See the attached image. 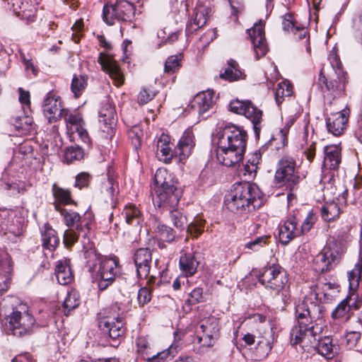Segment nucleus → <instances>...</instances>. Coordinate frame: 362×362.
Masks as SVG:
<instances>
[{
    "label": "nucleus",
    "instance_id": "29",
    "mask_svg": "<svg viewBox=\"0 0 362 362\" xmlns=\"http://www.w3.org/2000/svg\"><path fill=\"white\" fill-rule=\"evenodd\" d=\"M323 166L330 170L337 169L341 163V148L338 145L326 146L324 148Z\"/></svg>",
    "mask_w": 362,
    "mask_h": 362
},
{
    "label": "nucleus",
    "instance_id": "58",
    "mask_svg": "<svg viewBox=\"0 0 362 362\" xmlns=\"http://www.w3.org/2000/svg\"><path fill=\"white\" fill-rule=\"evenodd\" d=\"M106 192L109 194L110 198H113L114 196L118 192V185L115 182L114 178L110 175V172H108V177L107 183H105Z\"/></svg>",
    "mask_w": 362,
    "mask_h": 362
},
{
    "label": "nucleus",
    "instance_id": "54",
    "mask_svg": "<svg viewBox=\"0 0 362 362\" xmlns=\"http://www.w3.org/2000/svg\"><path fill=\"white\" fill-rule=\"evenodd\" d=\"M78 232L75 228H69L64 234V243L66 247L72 246L78 240Z\"/></svg>",
    "mask_w": 362,
    "mask_h": 362
},
{
    "label": "nucleus",
    "instance_id": "62",
    "mask_svg": "<svg viewBox=\"0 0 362 362\" xmlns=\"http://www.w3.org/2000/svg\"><path fill=\"white\" fill-rule=\"evenodd\" d=\"M154 96L155 93L152 90L147 88H143L138 95V102L142 105L146 104L151 100Z\"/></svg>",
    "mask_w": 362,
    "mask_h": 362
},
{
    "label": "nucleus",
    "instance_id": "61",
    "mask_svg": "<svg viewBox=\"0 0 362 362\" xmlns=\"http://www.w3.org/2000/svg\"><path fill=\"white\" fill-rule=\"evenodd\" d=\"M188 301L191 304H197L204 301L203 289L200 287L194 288L189 294Z\"/></svg>",
    "mask_w": 362,
    "mask_h": 362
},
{
    "label": "nucleus",
    "instance_id": "27",
    "mask_svg": "<svg viewBox=\"0 0 362 362\" xmlns=\"http://www.w3.org/2000/svg\"><path fill=\"white\" fill-rule=\"evenodd\" d=\"M199 262L195 259L192 248L187 247L180 252L179 266L185 276H193L197 270Z\"/></svg>",
    "mask_w": 362,
    "mask_h": 362
},
{
    "label": "nucleus",
    "instance_id": "47",
    "mask_svg": "<svg viewBox=\"0 0 362 362\" xmlns=\"http://www.w3.org/2000/svg\"><path fill=\"white\" fill-rule=\"evenodd\" d=\"M62 117H64L65 122H66L69 132H74L75 128L83 123L80 115L70 113L67 110H65Z\"/></svg>",
    "mask_w": 362,
    "mask_h": 362
},
{
    "label": "nucleus",
    "instance_id": "46",
    "mask_svg": "<svg viewBox=\"0 0 362 362\" xmlns=\"http://www.w3.org/2000/svg\"><path fill=\"white\" fill-rule=\"evenodd\" d=\"M351 315L349 307L342 300L332 313V317L334 320L347 321Z\"/></svg>",
    "mask_w": 362,
    "mask_h": 362
},
{
    "label": "nucleus",
    "instance_id": "20",
    "mask_svg": "<svg viewBox=\"0 0 362 362\" xmlns=\"http://www.w3.org/2000/svg\"><path fill=\"white\" fill-rule=\"evenodd\" d=\"M136 269L137 276L139 279H146L149 275L152 255L148 248H139L136 250L133 257Z\"/></svg>",
    "mask_w": 362,
    "mask_h": 362
},
{
    "label": "nucleus",
    "instance_id": "22",
    "mask_svg": "<svg viewBox=\"0 0 362 362\" xmlns=\"http://www.w3.org/2000/svg\"><path fill=\"white\" fill-rule=\"evenodd\" d=\"M350 110L344 108L341 111L332 114L327 119L328 131L334 136L342 134L346 128Z\"/></svg>",
    "mask_w": 362,
    "mask_h": 362
},
{
    "label": "nucleus",
    "instance_id": "23",
    "mask_svg": "<svg viewBox=\"0 0 362 362\" xmlns=\"http://www.w3.org/2000/svg\"><path fill=\"white\" fill-rule=\"evenodd\" d=\"M12 272L13 262L11 256L6 252L0 250V295L8 290Z\"/></svg>",
    "mask_w": 362,
    "mask_h": 362
},
{
    "label": "nucleus",
    "instance_id": "48",
    "mask_svg": "<svg viewBox=\"0 0 362 362\" xmlns=\"http://www.w3.org/2000/svg\"><path fill=\"white\" fill-rule=\"evenodd\" d=\"M197 329L199 331H219L218 320L212 316L202 319L199 322Z\"/></svg>",
    "mask_w": 362,
    "mask_h": 362
},
{
    "label": "nucleus",
    "instance_id": "35",
    "mask_svg": "<svg viewBox=\"0 0 362 362\" xmlns=\"http://www.w3.org/2000/svg\"><path fill=\"white\" fill-rule=\"evenodd\" d=\"M341 212V209L335 201L326 202L321 209L322 218L327 222H331L339 218Z\"/></svg>",
    "mask_w": 362,
    "mask_h": 362
},
{
    "label": "nucleus",
    "instance_id": "37",
    "mask_svg": "<svg viewBox=\"0 0 362 362\" xmlns=\"http://www.w3.org/2000/svg\"><path fill=\"white\" fill-rule=\"evenodd\" d=\"M42 241L43 248L49 251L54 250L59 242L56 231L47 225L45 226V230L42 233Z\"/></svg>",
    "mask_w": 362,
    "mask_h": 362
},
{
    "label": "nucleus",
    "instance_id": "50",
    "mask_svg": "<svg viewBox=\"0 0 362 362\" xmlns=\"http://www.w3.org/2000/svg\"><path fill=\"white\" fill-rule=\"evenodd\" d=\"M1 187L4 190L7 191L9 194L12 196H15L21 193H24L25 191V185L23 182H19L18 183H9L5 182L1 184Z\"/></svg>",
    "mask_w": 362,
    "mask_h": 362
},
{
    "label": "nucleus",
    "instance_id": "31",
    "mask_svg": "<svg viewBox=\"0 0 362 362\" xmlns=\"http://www.w3.org/2000/svg\"><path fill=\"white\" fill-rule=\"evenodd\" d=\"M121 216L128 225L139 226L144 221V217L140 209L134 204H129L123 209Z\"/></svg>",
    "mask_w": 362,
    "mask_h": 362
},
{
    "label": "nucleus",
    "instance_id": "24",
    "mask_svg": "<svg viewBox=\"0 0 362 362\" xmlns=\"http://www.w3.org/2000/svg\"><path fill=\"white\" fill-rule=\"evenodd\" d=\"M215 105V95L211 90L200 92L196 95L192 103V107L200 115L212 110Z\"/></svg>",
    "mask_w": 362,
    "mask_h": 362
},
{
    "label": "nucleus",
    "instance_id": "28",
    "mask_svg": "<svg viewBox=\"0 0 362 362\" xmlns=\"http://www.w3.org/2000/svg\"><path fill=\"white\" fill-rule=\"evenodd\" d=\"M52 195L54 197V206L56 211H59L63 209V206L74 204V201L71 197V192L57 185L53 184L52 187Z\"/></svg>",
    "mask_w": 362,
    "mask_h": 362
},
{
    "label": "nucleus",
    "instance_id": "34",
    "mask_svg": "<svg viewBox=\"0 0 362 362\" xmlns=\"http://www.w3.org/2000/svg\"><path fill=\"white\" fill-rule=\"evenodd\" d=\"M221 78L230 82L244 79L245 75L240 70L238 63L234 59L228 61V67L220 74Z\"/></svg>",
    "mask_w": 362,
    "mask_h": 362
},
{
    "label": "nucleus",
    "instance_id": "51",
    "mask_svg": "<svg viewBox=\"0 0 362 362\" xmlns=\"http://www.w3.org/2000/svg\"><path fill=\"white\" fill-rule=\"evenodd\" d=\"M79 303L80 300L77 293L76 291L69 292L63 304L64 308L67 311V313L65 312V314L68 315V313L78 307Z\"/></svg>",
    "mask_w": 362,
    "mask_h": 362
},
{
    "label": "nucleus",
    "instance_id": "64",
    "mask_svg": "<svg viewBox=\"0 0 362 362\" xmlns=\"http://www.w3.org/2000/svg\"><path fill=\"white\" fill-rule=\"evenodd\" d=\"M70 133L73 134L74 138L78 136L85 143L88 142L89 140L88 132L86 129L83 127V123L80 126L77 127L76 128H75L74 132Z\"/></svg>",
    "mask_w": 362,
    "mask_h": 362
},
{
    "label": "nucleus",
    "instance_id": "8",
    "mask_svg": "<svg viewBox=\"0 0 362 362\" xmlns=\"http://www.w3.org/2000/svg\"><path fill=\"white\" fill-rule=\"evenodd\" d=\"M6 320L8 331L18 337L30 334L35 325V319L24 305L16 308Z\"/></svg>",
    "mask_w": 362,
    "mask_h": 362
},
{
    "label": "nucleus",
    "instance_id": "18",
    "mask_svg": "<svg viewBox=\"0 0 362 362\" xmlns=\"http://www.w3.org/2000/svg\"><path fill=\"white\" fill-rule=\"evenodd\" d=\"M98 62L102 69L107 73L113 81L114 85L119 87L124 82V76L121 71L117 62L110 55L100 54Z\"/></svg>",
    "mask_w": 362,
    "mask_h": 362
},
{
    "label": "nucleus",
    "instance_id": "15",
    "mask_svg": "<svg viewBox=\"0 0 362 362\" xmlns=\"http://www.w3.org/2000/svg\"><path fill=\"white\" fill-rule=\"evenodd\" d=\"M98 117L101 130L107 134V136L112 138L117 124L116 112L113 105L109 101L103 103L99 110Z\"/></svg>",
    "mask_w": 362,
    "mask_h": 362
},
{
    "label": "nucleus",
    "instance_id": "21",
    "mask_svg": "<svg viewBox=\"0 0 362 362\" xmlns=\"http://www.w3.org/2000/svg\"><path fill=\"white\" fill-rule=\"evenodd\" d=\"M299 221L296 216H290L279 227V240L286 245L301 234L298 226Z\"/></svg>",
    "mask_w": 362,
    "mask_h": 362
},
{
    "label": "nucleus",
    "instance_id": "17",
    "mask_svg": "<svg viewBox=\"0 0 362 362\" xmlns=\"http://www.w3.org/2000/svg\"><path fill=\"white\" fill-rule=\"evenodd\" d=\"M324 69L320 71L318 78V86L322 92H328L333 97L340 96L344 94L345 86L348 82L347 74H344V81H342L340 74H334L330 76L329 82L323 74Z\"/></svg>",
    "mask_w": 362,
    "mask_h": 362
},
{
    "label": "nucleus",
    "instance_id": "16",
    "mask_svg": "<svg viewBox=\"0 0 362 362\" xmlns=\"http://www.w3.org/2000/svg\"><path fill=\"white\" fill-rule=\"evenodd\" d=\"M247 33L252 43L255 58L258 60L269 50L264 35V23L259 21L254 25L253 28L247 30Z\"/></svg>",
    "mask_w": 362,
    "mask_h": 362
},
{
    "label": "nucleus",
    "instance_id": "49",
    "mask_svg": "<svg viewBox=\"0 0 362 362\" xmlns=\"http://www.w3.org/2000/svg\"><path fill=\"white\" fill-rule=\"evenodd\" d=\"M143 136V130L138 125L132 127L128 132V136L135 148H138L141 146Z\"/></svg>",
    "mask_w": 362,
    "mask_h": 362
},
{
    "label": "nucleus",
    "instance_id": "36",
    "mask_svg": "<svg viewBox=\"0 0 362 362\" xmlns=\"http://www.w3.org/2000/svg\"><path fill=\"white\" fill-rule=\"evenodd\" d=\"M261 158L262 156L259 152L256 151L252 154L243 166V175L247 177L248 179L255 178L257 175V169L259 168Z\"/></svg>",
    "mask_w": 362,
    "mask_h": 362
},
{
    "label": "nucleus",
    "instance_id": "52",
    "mask_svg": "<svg viewBox=\"0 0 362 362\" xmlns=\"http://www.w3.org/2000/svg\"><path fill=\"white\" fill-rule=\"evenodd\" d=\"M330 65L334 70V74H340L342 81H344V72L341 69V63L335 52H331L329 55Z\"/></svg>",
    "mask_w": 362,
    "mask_h": 362
},
{
    "label": "nucleus",
    "instance_id": "26",
    "mask_svg": "<svg viewBox=\"0 0 362 362\" xmlns=\"http://www.w3.org/2000/svg\"><path fill=\"white\" fill-rule=\"evenodd\" d=\"M194 146L195 141L192 130L187 129L184 132L175 149V156H178L181 161L185 160L192 153Z\"/></svg>",
    "mask_w": 362,
    "mask_h": 362
},
{
    "label": "nucleus",
    "instance_id": "43",
    "mask_svg": "<svg viewBox=\"0 0 362 362\" xmlns=\"http://www.w3.org/2000/svg\"><path fill=\"white\" fill-rule=\"evenodd\" d=\"M271 241V235H265L255 238L253 240L246 243L244 245L245 249L251 252H258L262 248L266 247Z\"/></svg>",
    "mask_w": 362,
    "mask_h": 362
},
{
    "label": "nucleus",
    "instance_id": "42",
    "mask_svg": "<svg viewBox=\"0 0 362 362\" xmlns=\"http://www.w3.org/2000/svg\"><path fill=\"white\" fill-rule=\"evenodd\" d=\"M12 124L19 133L26 134L32 129L33 119L28 115H23L13 118Z\"/></svg>",
    "mask_w": 362,
    "mask_h": 362
},
{
    "label": "nucleus",
    "instance_id": "9",
    "mask_svg": "<svg viewBox=\"0 0 362 362\" xmlns=\"http://www.w3.org/2000/svg\"><path fill=\"white\" fill-rule=\"evenodd\" d=\"M274 180L281 185L293 189L300 180L299 167L296 160L290 156H282L277 164Z\"/></svg>",
    "mask_w": 362,
    "mask_h": 362
},
{
    "label": "nucleus",
    "instance_id": "11",
    "mask_svg": "<svg viewBox=\"0 0 362 362\" xmlns=\"http://www.w3.org/2000/svg\"><path fill=\"white\" fill-rule=\"evenodd\" d=\"M230 110L238 115H243L253 124L256 135H258L262 120V111L257 108L250 100H233L229 105Z\"/></svg>",
    "mask_w": 362,
    "mask_h": 362
},
{
    "label": "nucleus",
    "instance_id": "3",
    "mask_svg": "<svg viewBox=\"0 0 362 362\" xmlns=\"http://www.w3.org/2000/svg\"><path fill=\"white\" fill-rule=\"evenodd\" d=\"M262 193L254 183L249 182L235 183L226 198L227 208L234 213H242L255 209L261 204Z\"/></svg>",
    "mask_w": 362,
    "mask_h": 362
},
{
    "label": "nucleus",
    "instance_id": "25",
    "mask_svg": "<svg viewBox=\"0 0 362 362\" xmlns=\"http://www.w3.org/2000/svg\"><path fill=\"white\" fill-rule=\"evenodd\" d=\"M124 322L122 317L116 318L104 317L99 322V327L101 330L109 334L112 339H119L125 332Z\"/></svg>",
    "mask_w": 362,
    "mask_h": 362
},
{
    "label": "nucleus",
    "instance_id": "57",
    "mask_svg": "<svg viewBox=\"0 0 362 362\" xmlns=\"http://www.w3.org/2000/svg\"><path fill=\"white\" fill-rule=\"evenodd\" d=\"M173 348L171 346L168 349L158 352L156 354L146 358L147 362H160L166 359L170 354H173Z\"/></svg>",
    "mask_w": 362,
    "mask_h": 362
},
{
    "label": "nucleus",
    "instance_id": "60",
    "mask_svg": "<svg viewBox=\"0 0 362 362\" xmlns=\"http://www.w3.org/2000/svg\"><path fill=\"white\" fill-rule=\"evenodd\" d=\"M197 339L198 344H199L198 351L199 353H204L208 349L211 348L216 341L201 337H197Z\"/></svg>",
    "mask_w": 362,
    "mask_h": 362
},
{
    "label": "nucleus",
    "instance_id": "55",
    "mask_svg": "<svg viewBox=\"0 0 362 362\" xmlns=\"http://www.w3.org/2000/svg\"><path fill=\"white\" fill-rule=\"evenodd\" d=\"M65 159L69 162L83 158V151L80 148L70 147L65 151Z\"/></svg>",
    "mask_w": 362,
    "mask_h": 362
},
{
    "label": "nucleus",
    "instance_id": "19",
    "mask_svg": "<svg viewBox=\"0 0 362 362\" xmlns=\"http://www.w3.org/2000/svg\"><path fill=\"white\" fill-rule=\"evenodd\" d=\"M43 112L49 123L57 122L63 116L65 109L62 107L59 97L48 93L44 100Z\"/></svg>",
    "mask_w": 362,
    "mask_h": 362
},
{
    "label": "nucleus",
    "instance_id": "33",
    "mask_svg": "<svg viewBox=\"0 0 362 362\" xmlns=\"http://www.w3.org/2000/svg\"><path fill=\"white\" fill-rule=\"evenodd\" d=\"M55 274L58 282L62 285H66L73 280L69 260L64 259L57 262L55 268Z\"/></svg>",
    "mask_w": 362,
    "mask_h": 362
},
{
    "label": "nucleus",
    "instance_id": "56",
    "mask_svg": "<svg viewBox=\"0 0 362 362\" xmlns=\"http://www.w3.org/2000/svg\"><path fill=\"white\" fill-rule=\"evenodd\" d=\"M315 221V216L312 212H309L308 216L302 223L300 227H299L301 234L308 232L314 225Z\"/></svg>",
    "mask_w": 362,
    "mask_h": 362
},
{
    "label": "nucleus",
    "instance_id": "41",
    "mask_svg": "<svg viewBox=\"0 0 362 362\" xmlns=\"http://www.w3.org/2000/svg\"><path fill=\"white\" fill-rule=\"evenodd\" d=\"M293 87L288 81H283L277 84L275 89V100L278 105H280L285 98L291 96Z\"/></svg>",
    "mask_w": 362,
    "mask_h": 362
},
{
    "label": "nucleus",
    "instance_id": "30",
    "mask_svg": "<svg viewBox=\"0 0 362 362\" xmlns=\"http://www.w3.org/2000/svg\"><path fill=\"white\" fill-rule=\"evenodd\" d=\"M150 228L153 233L163 241L172 242L175 239V233L170 227L162 223L156 216L150 219Z\"/></svg>",
    "mask_w": 362,
    "mask_h": 362
},
{
    "label": "nucleus",
    "instance_id": "14",
    "mask_svg": "<svg viewBox=\"0 0 362 362\" xmlns=\"http://www.w3.org/2000/svg\"><path fill=\"white\" fill-rule=\"evenodd\" d=\"M310 288V299H315L322 303H330L337 297L338 286L330 282H322L319 279L317 282H313Z\"/></svg>",
    "mask_w": 362,
    "mask_h": 362
},
{
    "label": "nucleus",
    "instance_id": "13",
    "mask_svg": "<svg viewBox=\"0 0 362 362\" xmlns=\"http://www.w3.org/2000/svg\"><path fill=\"white\" fill-rule=\"evenodd\" d=\"M170 218L175 227L183 230L187 226V230L192 235L198 237L204 231L205 221L199 216L194 218L192 222L187 225V219L183 213L175 208L169 210Z\"/></svg>",
    "mask_w": 362,
    "mask_h": 362
},
{
    "label": "nucleus",
    "instance_id": "12",
    "mask_svg": "<svg viewBox=\"0 0 362 362\" xmlns=\"http://www.w3.org/2000/svg\"><path fill=\"white\" fill-rule=\"evenodd\" d=\"M98 288L100 291H104L113 283L119 274V260L115 257H98Z\"/></svg>",
    "mask_w": 362,
    "mask_h": 362
},
{
    "label": "nucleus",
    "instance_id": "5",
    "mask_svg": "<svg viewBox=\"0 0 362 362\" xmlns=\"http://www.w3.org/2000/svg\"><path fill=\"white\" fill-rule=\"evenodd\" d=\"M322 327L320 324L300 337L296 345H299L305 351L316 350L324 357L332 358L334 356L332 340L328 337L322 338Z\"/></svg>",
    "mask_w": 362,
    "mask_h": 362
},
{
    "label": "nucleus",
    "instance_id": "32",
    "mask_svg": "<svg viewBox=\"0 0 362 362\" xmlns=\"http://www.w3.org/2000/svg\"><path fill=\"white\" fill-rule=\"evenodd\" d=\"M157 157L160 160L165 163L170 162L173 156L175 155L170 146V137L168 135L163 134L157 141Z\"/></svg>",
    "mask_w": 362,
    "mask_h": 362
},
{
    "label": "nucleus",
    "instance_id": "38",
    "mask_svg": "<svg viewBox=\"0 0 362 362\" xmlns=\"http://www.w3.org/2000/svg\"><path fill=\"white\" fill-rule=\"evenodd\" d=\"M208 8L204 6H199L195 8L192 21L188 25V28L192 31L203 27L207 21Z\"/></svg>",
    "mask_w": 362,
    "mask_h": 362
},
{
    "label": "nucleus",
    "instance_id": "53",
    "mask_svg": "<svg viewBox=\"0 0 362 362\" xmlns=\"http://www.w3.org/2000/svg\"><path fill=\"white\" fill-rule=\"evenodd\" d=\"M180 59L177 56H170L165 61L164 71L166 74H172L180 67Z\"/></svg>",
    "mask_w": 362,
    "mask_h": 362
},
{
    "label": "nucleus",
    "instance_id": "6",
    "mask_svg": "<svg viewBox=\"0 0 362 362\" xmlns=\"http://www.w3.org/2000/svg\"><path fill=\"white\" fill-rule=\"evenodd\" d=\"M259 281L267 288L281 294L286 303L288 296V277L286 271L279 265L272 264L265 267L259 277Z\"/></svg>",
    "mask_w": 362,
    "mask_h": 362
},
{
    "label": "nucleus",
    "instance_id": "2",
    "mask_svg": "<svg viewBox=\"0 0 362 362\" xmlns=\"http://www.w3.org/2000/svg\"><path fill=\"white\" fill-rule=\"evenodd\" d=\"M154 181L152 194L154 206L163 210L175 208L179 203L181 192L177 187L173 175L165 169L159 168L156 172Z\"/></svg>",
    "mask_w": 362,
    "mask_h": 362
},
{
    "label": "nucleus",
    "instance_id": "4",
    "mask_svg": "<svg viewBox=\"0 0 362 362\" xmlns=\"http://www.w3.org/2000/svg\"><path fill=\"white\" fill-rule=\"evenodd\" d=\"M322 310L320 305L313 302L308 305L307 300H303L296 306L295 315L297 324L293 326L290 332L291 344L293 346L296 344L299 338L304 334L320 325L317 321H321Z\"/></svg>",
    "mask_w": 362,
    "mask_h": 362
},
{
    "label": "nucleus",
    "instance_id": "1",
    "mask_svg": "<svg viewBox=\"0 0 362 362\" xmlns=\"http://www.w3.org/2000/svg\"><path fill=\"white\" fill-rule=\"evenodd\" d=\"M216 157L227 167L235 166L243 159L245 153L247 134L235 125H226L217 134Z\"/></svg>",
    "mask_w": 362,
    "mask_h": 362
},
{
    "label": "nucleus",
    "instance_id": "63",
    "mask_svg": "<svg viewBox=\"0 0 362 362\" xmlns=\"http://www.w3.org/2000/svg\"><path fill=\"white\" fill-rule=\"evenodd\" d=\"M90 182V175L87 173H79L76 177L75 187L79 189L88 187Z\"/></svg>",
    "mask_w": 362,
    "mask_h": 362
},
{
    "label": "nucleus",
    "instance_id": "59",
    "mask_svg": "<svg viewBox=\"0 0 362 362\" xmlns=\"http://www.w3.org/2000/svg\"><path fill=\"white\" fill-rule=\"evenodd\" d=\"M151 299V291L146 288H141L138 292L137 300L140 305H144L148 303Z\"/></svg>",
    "mask_w": 362,
    "mask_h": 362
},
{
    "label": "nucleus",
    "instance_id": "40",
    "mask_svg": "<svg viewBox=\"0 0 362 362\" xmlns=\"http://www.w3.org/2000/svg\"><path fill=\"white\" fill-rule=\"evenodd\" d=\"M13 11L18 17L21 18L23 20H25L28 23L33 22L35 19V10L34 8H30L27 9L25 7L28 6V2L21 3V5H18V2L16 3L13 2Z\"/></svg>",
    "mask_w": 362,
    "mask_h": 362
},
{
    "label": "nucleus",
    "instance_id": "45",
    "mask_svg": "<svg viewBox=\"0 0 362 362\" xmlns=\"http://www.w3.org/2000/svg\"><path fill=\"white\" fill-rule=\"evenodd\" d=\"M348 280L351 288H357L359 281H362V257L355 264L354 268L348 272Z\"/></svg>",
    "mask_w": 362,
    "mask_h": 362
},
{
    "label": "nucleus",
    "instance_id": "7",
    "mask_svg": "<svg viewBox=\"0 0 362 362\" xmlns=\"http://www.w3.org/2000/svg\"><path fill=\"white\" fill-rule=\"evenodd\" d=\"M344 252L345 248L341 243L330 242L315 257L313 261L316 269L321 272L334 269L339 264Z\"/></svg>",
    "mask_w": 362,
    "mask_h": 362
},
{
    "label": "nucleus",
    "instance_id": "44",
    "mask_svg": "<svg viewBox=\"0 0 362 362\" xmlns=\"http://www.w3.org/2000/svg\"><path fill=\"white\" fill-rule=\"evenodd\" d=\"M88 78L86 76L74 75L71 84V89L76 98H79L87 86Z\"/></svg>",
    "mask_w": 362,
    "mask_h": 362
},
{
    "label": "nucleus",
    "instance_id": "39",
    "mask_svg": "<svg viewBox=\"0 0 362 362\" xmlns=\"http://www.w3.org/2000/svg\"><path fill=\"white\" fill-rule=\"evenodd\" d=\"M60 214L64 218V221L66 226L69 228H75L77 231H81L83 228L82 223L81 221L80 215L73 211H69L66 209H63L59 211Z\"/></svg>",
    "mask_w": 362,
    "mask_h": 362
},
{
    "label": "nucleus",
    "instance_id": "10",
    "mask_svg": "<svg viewBox=\"0 0 362 362\" xmlns=\"http://www.w3.org/2000/svg\"><path fill=\"white\" fill-rule=\"evenodd\" d=\"M136 9L133 4L127 0H116L112 4H105L103 7L104 21L111 25L117 21H132Z\"/></svg>",
    "mask_w": 362,
    "mask_h": 362
}]
</instances>
